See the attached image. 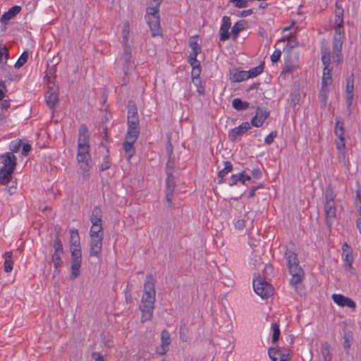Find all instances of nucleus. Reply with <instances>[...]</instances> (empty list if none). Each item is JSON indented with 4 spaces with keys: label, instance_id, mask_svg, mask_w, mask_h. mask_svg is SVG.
<instances>
[{
    "label": "nucleus",
    "instance_id": "1",
    "mask_svg": "<svg viewBox=\"0 0 361 361\" xmlns=\"http://www.w3.org/2000/svg\"><path fill=\"white\" fill-rule=\"evenodd\" d=\"M154 280L152 275L147 276L144 284L143 294L140 305V310L142 312L141 322L144 323L151 320L153 316L155 302Z\"/></svg>",
    "mask_w": 361,
    "mask_h": 361
},
{
    "label": "nucleus",
    "instance_id": "2",
    "mask_svg": "<svg viewBox=\"0 0 361 361\" xmlns=\"http://www.w3.org/2000/svg\"><path fill=\"white\" fill-rule=\"evenodd\" d=\"M77 160L80 169L82 171V176L85 177V173L90 168V136L87 128L85 125H81L78 130V154Z\"/></svg>",
    "mask_w": 361,
    "mask_h": 361
},
{
    "label": "nucleus",
    "instance_id": "3",
    "mask_svg": "<svg viewBox=\"0 0 361 361\" xmlns=\"http://www.w3.org/2000/svg\"><path fill=\"white\" fill-rule=\"evenodd\" d=\"M343 10L341 7H339L338 2L336 1L334 25L336 33L333 42L332 59L334 62L338 63H341L343 60L341 54L343 41L344 38V32L343 28Z\"/></svg>",
    "mask_w": 361,
    "mask_h": 361
},
{
    "label": "nucleus",
    "instance_id": "4",
    "mask_svg": "<svg viewBox=\"0 0 361 361\" xmlns=\"http://www.w3.org/2000/svg\"><path fill=\"white\" fill-rule=\"evenodd\" d=\"M321 54L322 61L324 65V70L320 95L322 97H324L326 92H328V86L332 83V67L331 66V62L334 63L332 59V51H330L327 46V43L325 41H323L321 44ZM334 63H336L334 62ZM336 63L338 64V63Z\"/></svg>",
    "mask_w": 361,
    "mask_h": 361
},
{
    "label": "nucleus",
    "instance_id": "5",
    "mask_svg": "<svg viewBox=\"0 0 361 361\" xmlns=\"http://www.w3.org/2000/svg\"><path fill=\"white\" fill-rule=\"evenodd\" d=\"M285 258L287 261V266L291 275L290 283L297 288L304 278V271L299 265V260L297 254L290 250H286Z\"/></svg>",
    "mask_w": 361,
    "mask_h": 361
},
{
    "label": "nucleus",
    "instance_id": "6",
    "mask_svg": "<svg viewBox=\"0 0 361 361\" xmlns=\"http://www.w3.org/2000/svg\"><path fill=\"white\" fill-rule=\"evenodd\" d=\"M0 183L7 185L11 180L12 175L17 165V159L12 152H6L0 155Z\"/></svg>",
    "mask_w": 361,
    "mask_h": 361
},
{
    "label": "nucleus",
    "instance_id": "7",
    "mask_svg": "<svg viewBox=\"0 0 361 361\" xmlns=\"http://www.w3.org/2000/svg\"><path fill=\"white\" fill-rule=\"evenodd\" d=\"M325 220L329 228H331L336 219V207L334 202V194L331 188H328L325 192V203L324 206Z\"/></svg>",
    "mask_w": 361,
    "mask_h": 361
},
{
    "label": "nucleus",
    "instance_id": "8",
    "mask_svg": "<svg viewBox=\"0 0 361 361\" xmlns=\"http://www.w3.org/2000/svg\"><path fill=\"white\" fill-rule=\"evenodd\" d=\"M145 18L149 27L152 36H161L162 34V30L160 24L159 11L146 10Z\"/></svg>",
    "mask_w": 361,
    "mask_h": 361
},
{
    "label": "nucleus",
    "instance_id": "9",
    "mask_svg": "<svg viewBox=\"0 0 361 361\" xmlns=\"http://www.w3.org/2000/svg\"><path fill=\"white\" fill-rule=\"evenodd\" d=\"M252 283L255 292L262 298H267L273 294L272 286L260 276L255 278Z\"/></svg>",
    "mask_w": 361,
    "mask_h": 361
},
{
    "label": "nucleus",
    "instance_id": "10",
    "mask_svg": "<svg viewBox=\"0 0 361 361\" xmlns=\"http://www.w3.org/2000/svg\"><path fill=\"white\" fill-rule=\"evenodd\" d=\"M71 250V274L70 279H75L80 274L82 252L80 247H72Z\"/></svg>",
    "mask_w": 361,
    "mask_h": 361
},
{
    "label": "nucleus",
    "instance_id": "11",
    "mask_svg": "<svg viewBox=\"0 0 361 361\" xmlns=\"http://www.w3.org/2000/svg\"><path fill=\"white\" fill-rule=\"evenodd\" d=\"M251 128L249 122H243L241 125L231 129L228 133V138L231 141L238 140L243 134Z\"/></svg>",
    "mask_w": 361,
    "mask_h": 361
},
{
    "label": "nucleus",
    "instance_id": "12",
    "mask_svg": "<svg viewBox=\"0 0 361 361\" xmlns=\"http://www.w3.org/2000/svg\"><path fill=\"white\" fill-rule=\"evenodd\" d=\"M90 256L100 257L103 237H90Z\"/></svg>",
    "mask_w": 361,
    "mask_h": 361
},
{
    "label": "nucleus",
    "instance_id": "13",
    "mask_svg": "<svg viewBox=\"0 0 361 361\" xmlns=\"http://www.w3.org/2000/svg\"><path fill=\"white\" fill-rule=\"evenodd\" d=\"M171 344V335L170 333L164 329L161 334V344L157 348V352L161 355H165L169 349Z\"/></svg>",
    "mask_w": 361,
    "mask_h": 361
},
{
    "label": "nucleus",
    "instance_id": "14",
    "mask_svg": "<svg viewBox=\"0 0 361 361\" xmlns=\"http://www.w3.org/2000/svg\"><path fill=\"white\" fill-rule=\"evenodd\" d=\"M48 88L49 90L45 94L46 102L50 109H53L59 101V90L54 86H48Z\"/></svg>",
    "mask_w": 361,
    "mask_h": 361
},
{
    "label": "nucleus",
    "instance_id": "15",
    "mask_svg": "<svg viewBox=\"0 0 361 361\" xmlns=\"http://www.w3.org/2000/svg\"><path fill=\"white\" fill-rule=\"evenodd\" d=\"M231 23L229 16H224L222 18V23L219 29V39L224 42L229 39V29L231 28Z\"/></svg>",
    "mask_w": 361,
    "mask_h": 361
},
{
    "label": "nucleus",
    "instance_id": "16",
    "mask_svg": "<svg viewBox=\"0 0 361 361\" xmlns=\"http://www.w3.org/2000/svg\"><path fill=\"white\" fill-rule=\"evenodd\" d=\"M332 299L334 302L341 307H348L351 309L356 307L355 302L350 298H347L341 294H333Z\"/></svg>",
    "mask_w": 361,
    "mask_h": 361
},
{
    "label": "nucleus",
    "instance_id": "17",
    "mask_svg": "<svg viewBox=\"0 0 361 361\" xmlns=\"http://www.w3.org/2000/svg\"><path fill=\"white\" fill-rule=\"evenodd\" d=\"M353 91H354V80L353 75L348 78L346 83V100H347V106L349 109L353 104Z\"/></svg>",
    "mask_w": 361,
    "mask_h": 361
},
{
    "label": "nucleus",
    "instance_id": "18",
    "mask_svg": "<svg viewBox=\"0 0 361 361\" xmlns=\"http://www.w3.org/2000/svg\"><path fill=\"white\" fill-rule=\"evenodd\" d=\"M268 354L272 361H288L290 360L288 354L282 353L275 348H270Z\"/></svg>",
    "mask_w": 361,
    "mask_h": 361
},
{
    "label": "nucleus",
    "instance_id": "19",
    "mask_svg": "<svg viewBox=\"0 0 361 361\" xmlns=\"http://www.w3.org/2000/svg\"><path fill=\"white\" fill-rule=\"evenodd\" d=\"M123 54L122 56V59L125 62V67L123 68L124 72L126 74L127 70L128 69L129 66L131 65V63L133 62L132 59V49L129 44L123 45Z\"/></svg>",
    "mask_w": 361,
    "mask_h": 361
},
{
    "label": "nucleus",
    "instance_id": "20",
    "mask_svg": "<svg viewBox=\"0 0 361 361\" xmlns=\"http://www.w3.org/2000/svg\"><path fill=\"white\" fill-rule=\"evenodd\" d=\"M224 168L221 169L219 173L217 176L218 178V183L219 184H222L224 183H226V179L224 177L228 174V173L231 172L233 170V164L231 161H226L224 162Z\"/></svg>",
    "mask_w": 361,
    "mask_h": 361
},
{
    "label": "nucleus",
    "instance_id": "21",
    "mask_svg": "<svg viewBox=\"0 0 361 361\" xmlns=\"http://www.w3.org/2000/svg\"><path fill=\"white\" fill-rule=\"evenodd\" d=\"M21 7L19 6H14L11 7L7 12H5L1 18V21L2 23L7 24V22L11 19L13 18L20 11Z\"/></svg>",
    "mask_w": 361,
    "mask_h": 361
},
{
    "label": "nucleus",
    "instance_id": "22",
    "mask_svg": "<svg viewBox=\"0 0 361 361\" xmlns=\"http://www.w3.org/2000/svg\"><path fill=\"white\" fill-rule=\"evenodd\" d=\"M92 226H102V212L99 207H95L90 216Z\"/></svg>",
    "mask_w": 361,
    "mask_h": 361
},
{
    "label": "nucleus",
    "instance_id": "23",
    "mask_svg": "<svg viewBox=\"0 0 361 361\" xmlns=\"http://www.w3.org/2000/svg\"><path fill=\"white\" fill-rule=\"evenodd\" d=\"M128 126L140 127V122L137 109H130L128 115Z\"/></svg>",
    "mask_w": 361,
    "mask_h": 361
},
{
    "label": "nucleus",
    "instance_id": "24",
    "mask_svg": "<svg viewBox=\"0 0 361 361\" xmlns=\"http://www.w3.org/2000/svg\"><path fill=\"white\" fill-rule=\"evenodd\" d=\"M334 133L338 139L345 138L344 123L341 117L336 118Z\"/></svg>",
    "mask_w": 361,
    "mask_h": 361
},
{
    "label": "nucleus",
    "instance_id": "25",
    "mask_svg": "<svg viewBox=\"0 0 361 361\" xmlns=\"http://www.w3.org/2000/svg\"><path fill=\"white\" fill-rule=\"evenodd\" d=\"M246 24H247V23L245 20H241L236 22L233 25V26L231 29V33L234 39H235L238 37L239 33L242 30L245 29Z\"/></svg>",
    "mask_w": 361,
    "mask_h": 361
},
{
    "label": "nucleus",
    "instance_id": "26",
    "mask_svg": "<svg viewBox=\"0 0 361 361\" xmlns=\"http://www.w3.org/2000/svg\"><path fill=\"white\" fill-rule=\"evenodd\" d=\"M286 40H287V44L283 49L284 51H289L298 46V42L295 37L291 35L287 37L286 39L284 37L283 39L279 40L277 43H281L282 42H285Z\"/></svg>",
    "mask_w": 361,
    "mask_h": 361
},
{
    "label": "nucleus",
    "instance_id": "27",
    "mask_svg": "<svg viewBox=\"0 0 361 361\" xmlns=\"http://www.w3.org/2000/svg\"><path fill=\"white\" fill-rule=\"evenodd\" d=\"M140 134V127L128 126V131L126 135V140L136 141Z\"/></svg>",
    "mask_w": 361,
    "mask_h": 361
},
{
    "label": "nucleus",
    "instance_id": "28",
    "mask_svg": "<svg viewBox=\"0 0 361 361\" xmlns=\"http://www.w3.org/2000/svg\"><path fill=\"white\" fill-rule=\"evenodd\" d=\"M70 238L71 248L80 247V236L77 229L70 231Z\"/></svg>",
    "mask_w": 361,
    "mask_h": 361
},
{
    "label": "nucleus",
    "instance_id": "29",
    "mask_svg": "<svg viewBox=\"0 0 361 361\" xmlns=\"http://www.w3.org/2000/svg\"><path fill=\"white\" fill-rule=\"evenodd\" d=\"M321 353L324 361H331L332 355L331 353V346L327 342L322 343Z\"/></svg>",
    "mask_w": 361,
    "mask_h": 361
},
{
    "label": "nucleus",
    "instance_id": "30",
    "mask_svg": "<svg viewBox=\"0 0 361 361\" xmlns=\"http://www.w3.org/2000/svg\"><path fill=\"white\" fill-rule=\"evenodd\" d=\"M250 78L247 71H240L233 73L230 78L233 82H242Z\"/></svg>",
    "mask_w": 361,
    "mask_h": 361
},
{
    "label": "nucleus",
    "instance_id": "31",
    "mask_svg": "<svg viewBox=\"0 0 361 361\" xmlns=\"http://www.w3.org/2000/svg\"><path fill=\"white\" fill-rule=\"evenodd\" d=\"M13 252L11 251L6 252L4 255V271L10 272L13 269V262L12 260Z\"/></svg>",
    "mask_w": 361,
    "mask_h": 361
},
{
    "label": "nucleus",
    "instance_id": "32",
    "mask_svg": "<svg viewBox=\"0 0 361 361\" xmlns=\"http://www.w3.org/2000/svg\"><path fill=\"white\" fill-rule=\"evenodd\" d=\"M233 107L237 111H243L249 108L250 104L247 102H244L240 98H235L232 101Z\"/></svg>",
    "mask_w": 361,
    "mask_h": 361
},
{
    "label": "nucleus",
    "instance_id": "33",
    "mask_svg": "<svg viewBox=\"0 0 361 361\" xmlns=\"http://www.w3.org/2000/svg\"><path fill=\"white\" fill-rule=\"evenodd\" d=\"M135 142V141H130L126 140L123 142V147L126 152V156L128 157V159H130L135 154V149L133 147V144Z\"/></svg>",
    "mask_w": 361,
    "mask_h": 361
},
{
    "label": "nucleus",
    "instance_id": "34",
    "mask_svg": "<svg viewBox=\"0 0 361 361\" xmlns=\"http://www.w3.org/2000/svg\"><path fill=\"white\" fill-rule=\"evenodd\" d=\"M130 30V23L128 21H126L125 22L122 30V45L128 44Z\"/></svg>",
    "mask_w": 361,
    "mask_h": 361
},
{
    "label": "nucleus",
    "instance_id": "35",
    "mask_svg": "<svg viewBox=\"0 0 361 361\" xmlns=\"http://www.w3.org/2000/svg\"><path fill=\"white\" fill-rule=\"evenodd\" d=\"M192 68L191 71L192 81L197 82L200 79V75L201 73L200 63L190 65Z\"/></svg>",
    "mask_w": 361,
    "mask_h": 361
},
{
    "label": "nucleus",
    "instance_id": "36",
    "mask_svg": "<svg viewBox=\"0 0 361 361\" xmlns=\"http://www.w3.org/2000/svg\"><path fill=\"white\" fill-rule=\"evenodd\" d=\"M90 237H104L102 226H91Z\"/></svg>",
    "mask_w": 361,
    "mask_h": 361
},
{
    "label": "nucleus",
    "instance_id": "37",
    "mask_svg": "<svg viewBox=\"0 0 361 361\" xmlns=\"http://www.w3.org/2000/svg\"><path fill=\"white\" fill-rule=\"evenodd\" d=\"M29 57V54L27 51H25L22 53L18 61L14 65L16 68H21L27 61Z\"/></svg>",
    "mask_w": 361,
    "mask_h": 361
},
{
    "label": "nucleus",
    "instance_id": "38",
    "mask_svg": "<svg viewBox=\"0 0 361 361\" xmlns=\"http://www.w3.org/2000/svg\"><path fill=\"white\" fill-rule=\"evenodd\" d=\"M271 330L273 331L272 334V342L276 343L279 341L280 337V329L279 325L276 322L271 323Z\"/></svg>",
    "mask_w": 361,
    "mask_h": 361
},
{
    "label": "nucleus",
    "instance_id": "39",
    "mask_svg": "<svg viewBox=\"0 0 361 361\" xmlns=\"http://www.w3.org/2000/svg\"><path fill=\"white\" fill-rule=\"evenodd\" d=\"M176 187L173 176H168L166 180V192H173Z\"/></svg>",
    "mask_w": 361,
    "mask_h": 361
},
{
    "label": "nucleus",
    "instance_id": "40",
    "mask_svg": "<svg viewBox=\"0 0 361 361\" xmlns=\"http://www.w3.org/2000/svg\"><path fill=\"white\" fill-rule=\"evenodd\" d=\"M263 69L264 63H261L258 66L251 68L250 71H247V73L250 75V78H255L259 75L260 73H262Z\"/></svg>",
    "mask_w": 361,
    "mask_h": 361
},
{
    "label": "nucleus",
    "instance_id": "41",
    "mask_svg": "<svg viewBox=\"0 0 361 361\" xmlns=\"http://www.w3.org/2000/svg\"><path fill=\"white\" fill-rule=\"evenodd\" d=\"M243 177V172H240L238 174H233L228 181V185L233 186L236 185L238 182L242 183V178Z\"/></svg>",
    "mask_w": 361,
    "mask_h": 361
},
{
    "label": "nucleus",
    "instance_id": "42",
    "mask_svg": "<svg viewBox=\"0 0 361 361\" xmlns=\"http://www.w3.org/2000/svg\"><path fill=\"white\" fill-rule=\"evenodd\" d=\"M344 256V267L346 270L352 269V264L354 261L353 254L343 255Z\"/></svg>",
    "mask_w": 361,
    "mask_h": 361
},
{
    "label": "nucleus",
    "instance_id": "43",
    "mask_svg": "<svg viewBox=\"0 0 361 361\" xmlns=\"http://www.w3.org/2000/svg\"><path fill=\"white\" fill-rule=\"evenodd\" d=\"M8 49L6 46L0 47V61L6 63L8 59Z\"/></svg>",
    "mask_w": 361,
    "mask_h": 361
},
{
    "label": "nucleus",
    "instance_id": "44",
    "mask_svg": "<svg viewBox=\"0 0 361 361\" xmlns=\"http://www.w3.org/2000/svg\"><path fill=\"white\" fill-rule=\"evenodd\" d=\"M162 2V0H150L149 2V6L147 8V11H159V6Z\"/></svg>",
    "mask_w": 361,
    "mask_h": 361
},
{
    "label": "nucleus",
    "instance_id": "45",
    "mask_svg": "<svg viewBox=\"0 0 361 361\" xmlns=\"http://www.w3.org/2000/svg\"><path fill=\"white\" fill-rule=\"evenodd\" d=\"M62 254L54 253L51 256V261L54 263L56 269L61 267L63 264V261L61 258Z\"/></svg>",
    "mask_w": 361,
    "mask_h": 361
},
{
    "label": "nucleus",
    "instance_id": "46",
    "mask_svg": "<svg viewBox=\"0 0 361 361\" xmlns=\"http://www.w3.org/2000/svg\"><path fill=\"white\" fill-rule=\"evenodd\" d=\"M298 66L296 64L290 63L288 60L285 61V65L283 69V73H293Z\"/></svg>",
    "mask_w": 361,
    "mask_h": 361
},
{
    "label": "nucleus",
    "instance_id": "47",
    "mask_svg": "<svg viewBox=\"0 0 361 361\" xmlns=\"http://www.w3.org/2000/svg\"><path fill=\"white\" fill-rule=\"evenodd\" d=\"M54 252L57 254H63V245L62 243L59 238V236H56L54 243Z\"/></svg>",
    "mask_w": 361,
    "mask_h": 361
},
{
    "label": "nucleus",
    "instance_id": "48",
    "mask_svg": "<svg viewBox=\"0 0 361 361\" xmlns=\"http://www.w3.org/2000/svg\"><path fill=\"white\" fill-rule=\"evenodd\" d=\"M256 115L258 116L259 121L263 125L264 122L269 117V113L265 110H262L260 108H257Z\"/></svg>",
    "mask_w": 361,
    "mask_h": 361
},
{
    "label": "nucleus",
    "instance_id": "49",
    "mask_svg": "<svg viewBox=\"0 0 361 361\" xmlns=\"http://www.w3.org/2000/svg\"><path fill=\"white\" fill-rule=\"evenodd\" d=\"M175 168V161L171 158L169 159L166 163V172L167 176H173Z\"/></svg>",
    "mask_w": 361,
    "mask_h": 361
},
{
    "label": "nucleus",
    "instance_id": "50",
    "mask_svg": "<svg viewBox=\"0 0 361 361\" xmlns=\"http://www.w3.org/2000/svg\"><path fill=\"white\" fill-rule=\"evenodd\" d=\"M111 161L109 155L104 156L103 161L100 165V169L102 171H106L111 167Z\"/></svg>",
    "mask_w": 361,
    "mask_h": 361
},
{
    "label": "nucleus",
    "instance_id": "51",
    "mask_svg": "<svg viewBox=\"0 0 361 361\" xmlns=\"http://www.w3.org/2000/svg\"><path fill=\"white\" fill-rule=\"evenodd\" d=\"M336 149L339 153L344 154L345 151V138L338 139L336 142Z\"/></svg>",
    "mask_w": 361,
    "mask_h": 361
},
{
    "label": "nucleus",
    "instance_id": "52",
    "mask_svg": "<svg viewBox=\"0 0 361 361\" xmlns=\"http://www.w3.org/2000/svg\"><path fill=\"white\" fill-rule=\"evenodd\" d=\"M189 46H190V47L192 49L191 51H195V52H197L198 54L200 53L201 47H200V45L198 44V43H197V42L196 40L190 39V42H189Z\"/></svg>",
    "mask_w": 361,
    "mask_h": 361
},
{
    "label": "nucleus",
    "instance_id": "53",
    "mask_svg": "<svg viewBox=\"0 0 361 361\" xmlns=\"http://www.w3.org/2000/svg\"><path fill=\"white\" fill-rule=\"evenodd\" d=\"M277 136V132L276 131H272L264 139V142L269 145L274 142V139Z\"/></svg>",
    "mask_w": 361,
    "mask_h": 361
},
{
    "label": "nucleus",
    "instance_id": "54",
    "mask_svg": "<svg viewBox=\"0 0 361 361\" xmlns=\"http://www.w3.org/2000/svg\"><path fill=\"white\" fill-rule=\"evenodd\" d=\"M352 341H353L352 335H350V334H345L344 335V342H343L344 348L345 349L350 348Z\"/></svg>",
    "mask_w": 361,
    "mask_h": 361
},
{
    "label": "nucleus",
    "instance_id": "55",
    "mask_svg": "<svg viewBox=\"0 0 361 361\" xmlns=\"http://www.w3.org/2000/svg\"><path fill=\"white\" fill-rule=\"evenodd\" d=\"M21 145H22L21 140H18L16 142H11L10 144V149H11L10 152H12L13 154L15 152H18Z\"/></svg>",
    "mask_w": 361,
    "mask_h": 361
},
{
    "label": "nucleus",
    "instance_id": "56",
    "mask_svg": "<svg viewBox=\"0 0 361 361\" xmlns=\"http://www.w3.org/2000/svg\"><path fill=\"white\" fill-rule=\"evenodd\" d=\"M199 54L197 53V52H195V51H191L190 53V55L188 56V63H190V65H194L195 63H200V61H198L197 60V56Z\"/></svg>",
    "mask_w": 361,
    "mask_h": 361
},
{
    "label": "nucleus",
    "instance_id": "57",
    "mask_svg": "<svg viewBox=\"0 0 361 361\" xmlns=\"http://www.w3.org/2000/svg\"><path fill=\"white\" fill-rule=\"evenodd\" d=\"M193 84L197 87V92L200 95H204V87L202 84V82L200 80H198L197 82H192Z\"/></svg>",
    "mask_w": 361,
    "mask_h": 361
},
{
    "label": "nucleus",
    "instance_id": "58",
    "mask_svg": "<svg viewBox=\"0 0 361 361\" xmlns=\"http://www.w3.org/2000/svg\"><path fill=\"white\" fill-rule=\"evenodd\" d=\"M231 2L235 3V5L238 8H245L247 6V2L250 0H231Z\"/></svg>",
    "mask_w": 361,
    "mask_h": 361
},
{
    "label": "nucleus",
    "instance_id": "59",
    "mask_svg": "<svg viewBox=\"0 0 361 361\" xmlns=\"http://www.w3.org/2000/svg\"><path fill=\"white\" fill-rule=\"evenodd\" d=\"M281 50L279 49H276L274 51V53L271 54V61L273 62V63H276L278 61H279L280 59V57H281Z\"/></svg>",
    "mask_w": 361,
    "mask_h": 361
},
{
    "label": "nucleus",
    "instance_id": "60",
    "mask_svg": "<svg viewBox=\"0 0 361 361\" xmlns=\"http://www.w3.org/2000/svg\"><path fill=\"white\" fill-rule=\"evenodd\" d=\"M250 126H253L255 127L259 128L262 126V122L259 121L258 116L255 115L251 120Z\"/></svg>",
    "mask_w": 361,
    "mask_h": 361
},
{
    "label": "nucleus",
    "instance_id": "61",
    "mask_svg": "<svg viewBox=\"0 0 361 361\" xmlns=\"http://www.w3.org/2000/svg\"><path fill=\"white\" fill-rule=\"evenodd\" d=\"M31 150V146L29 144H23V148H22V154L23 156H27L28 153Z\"/></svg>",
    "mask_w": 361,
    "mask_h": 361
},
{
    "label": "nucleus",
    "instance_id": "62",
    "mask_svg": "<svg viewBox=\"0 0 361 361\" xmlns=\"http://www.w3.org/2000/svg\"><path fill=\"white\" fill-rule=\"evenodd\" d=\"M235 227L238 230H242L245 227V221L243 219H238L235 223Z\"/></svg>",
    "mask_w": 361,
    "mask_h": 361
},
{
    "label": "nucleus",
    "instance_id": "63",
    "mask_svg": "<svg viewBox=\"0 0 361 361\" xmlns=\"http://www.w3.org/2000/svg\"><path fill=\"white\" fill-rule=\"evenodd\" d=\"M252 13H253L252 9H248V10H245V11H240V13L238 15V16L247 17Z\"/></svg>",
    "mask_w": 361,
    "mask_h": 361
},
{
    "label": "nucleus",
    "instance_id": "64",
    "mask_svg": "<svg viewBox=\"0 0 361 361\" xmlns=\"http://www.w3.org/2000/svg\"><path fill=\"white\" fill-rule=\"evenodd\" d=\"M355 204H361V190L356 191Z\"/></svg>",
    "mask_w": 361,
    "mask_h": 361
}]
</instances>
